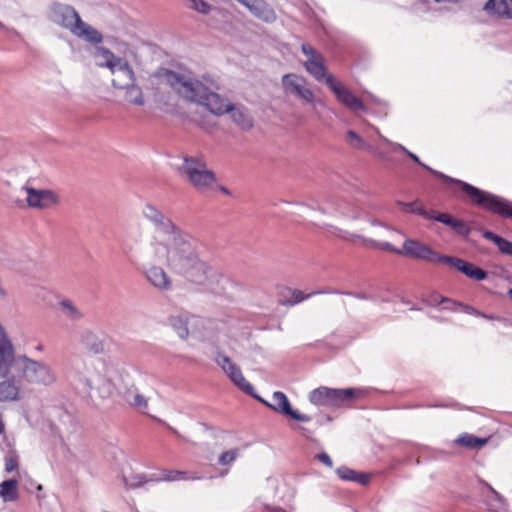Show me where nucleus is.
Listing matches in <instances>:
<instances>
[{"instance_id": "nucleus-1", "label": "nucleus", "mask_w": 512, "mask_h": 512, "mask_svg": "<svg viewBox=\"0 0 512 512\" xmlns=\"http://www.w3.org/2000/svg\"><path fill=\"white\" fill-rule=\"evenodd\" d=\"M155 260L162 262L172 273L181 275L186 281L196 285H207L216 289L222 282L227 281L220 271L199 258L197 243L188 234Z\"/></svg>"}, {"instance_id": "nucleus-2", "label": "nucleus", "mask_w": 512, "mask_h": 512, "mask_svg": "<svg viewBox=\"0 0 512 512\" xmlns=\"http://www.w3.org/2000/svg\"><path fill=\"white\" fill-rule=\"evenodd\" d=\"M155 76L169 85L182 99L205 106L215 115H223L232 108V103L210 91L199 80L166 68H160Z\"/></svg>"}, {"instance_id": "nucleus-3", "label": "nucleus", "mask_w": 512, "mask_h": 512, "mask_svg": "<svg viewBox=\"0 0 512 512\" xmlns=\"http://www.w3.org/2000/svg\"><path fill=\"white\" fill-rule=\"evenodd\" d=\"M94 57L99 67L107 68L112 75V87L124 91L129 104L143 106L145 97L138 84L136 73L127 59L116 56L106 47H96Z\"/></svg>"}, {"instance_id": "nucleus-4", "label": "nucleus", "mask_w": 512, "mask_h": 512, "mask_svg": "<svg viewBox=\"0 0 512 512\" xmlns=\"http://www.w3.org/2000/svg\"><path fill=\"white\" fill-rule=\"evenodd\" d=\"M423 167L431 171L440 179H443L447 183H451L453 186L459 189L465 195V200L469 203L479 206L503 218L512 219V202H509L487 191L480 190L466 182L456 180L440 172L433 171L426 165H423Z\"/></svg>"}, {"instance_id": "nucleus-5", "label": "nucleus", "mask_w": 512, "mask_h": 512, "mask_svg": "<svg viewBox=\"0 0 512 512\" xmlns=\"http://www.w3.org/2000/svg\"><path fill=\"white\" fill-rule=\"evenodd\" d=\"M143 214L154 224L150 240V250L154 259L163 255V252L187 235L152 205H147Z\"/></svg>"}, {"instance_id": "nucleus-6", "label": "nucleus", "mask_w": 512, "mask_h": 512, "mask_svg": "<svg viewBox=\"0 0 512 512\" xmlns=\"http://www.w3.org/2000/svg\"><path fill=\"white\" fill-rule=\"evenodd\" d=\"M381 248L391 253L411 257L417 260H423L429 263L443 264L445 256L434 251L428 245L413 239L404 241L402 248H396L392 244L386 242L381 245Z\"/></svg>"}, {"instance_id": "nucleus-7", "label": "nucleus", "mask_w": 512, "mask_h": 512, "mask_svg": "<svg viewBox=\"0 0 512 512\" xmlns=\"http://www.w3.org/2000/svg\"><path fill=\"white\" fill-rule=\"evenodd\" d=\"M361 395H363V391L355 388L331 389L319 387L310 392L309 400L319 406H339Z\"/></svg>"}, {"instance_id": "nucleus-8", "label": "nucleus", "mask_w": 512, "mask_h": 512, "mask_svg": "<svg viewBox=\"0 0 512 512\" xmlns=\"http://www.w3.org/2000/svg\"><path fill=\"white\" fill-rule=\"evenodd\" d=\"M22 361V380L29 384L49 386L56 382V374L50 366L43 362L35 361L26 355L20 356Z\"/></svg>"}, {"instance_id": "nucleus-9", "label": "nucleus", "mask_w": 512, "mask_h": 512, "mask_svg": "<svg viewBox=\"0 0 512 512\" xmlns=\"http://www.w3.org/2000/svg\"><path fill=\"white\" fill-rule=\"evenodd\" d=\"M178 171L197 190L209 188L216 181L214 172L200 162H184L178 167Z\"/></svg>"}, {"instance_id": "nucleus-10", "label": "nucleus", "mask_w": 512, "mask_h": 512, "mask_svg": "<svg viewBox=\"0 0 512 512\" xmlns=\"http://www.w3.org/2000/svg\"><path fill=\"white\" fill-rule=\"evenodd\" d=\"M48 18L71 33L74 31V27L82 23L80 15L72 6L59 2H53L50 5Z\"/></svg>"}, {"instance_id": "nucleus-11", "label": "nucleus", "mask_w": 512, "mask_h": 512, "mask_svg": "<svg viewBox=\"0 0 512 512\" xmlns=\"http://www.w3.org/2000/svg\"><path fill=\"white\" fill-rule=\"evenodd\" d=\"M22 190L26 193L25 201L28 207L34 209H48L59 203V196L49 189H37L27 182Z\"/></svg>"}, {"instance_id": "nucleus-12", "label": "nucleus", "mask_w": 512, "mask_h": 512, "mask_svg": "<svg viewBox=\"0 0 512 512\" xmlns=\"http://www.w3.org/2000/svg\"><path fill=\"white\" fill-rule=\"evenodd\" d=\"M214 360L239 389L247 394H252L253 386L245 379L240 368L228 356L217 353Z\"/></svg>"}, {"instance_id": "nucleus-13", "label": "nucleus", "mask_w": 512, "mask_h": 512, "mask_svg": "<svg viewBox=\"0 0 512 512\" xmlns=\"http://www.w3.org/2000/svg\"><path fill=\"white\" fill-rule=\"evenodd\" d=\"M326 85L337 96L338 100L352 110H364L362 101L349 91L341 82H338L333 75L326 78Z\"/></svg>"}, {"instance_id": "nucleus-14", "label": "nucleus", "mask_w": 512, "mask_h": 512, "mask_svg": "<svg viewBox=\"0 0 512 512\" xmlns=\"http://www.w3.org/2000/svg\"><path fill=\"white\" fill-rule=\"evenodd\" d=\"M267 405L274 411L289 416L294 420L301 422L310 421V417L308 415L300 414L299 412L292 409L287 396L283 392H274L271 397V401L267 403Z\"/></svg>"}, {"instance_id": "nucleus-15", "label": "nucleus", "mask_w": 512, "mask_h": 512, "mask_svg": "<svg viewBox=\"0 0 512 512\" xmlns=\"http://www.w3.org/2000/svg\"><path fill=\"white\" fill-rule=\"evenodd\" d=\"M443 264L454 268L457 271L465 274L467 277L477 281H481L487 278V272L485 270L458 257L446 255Z\"/></svg>"}, {"instance_id": "nucleus-16", "label": "nucleus", "mask_w": 512, "mask_h": 512, "mask_svg": "<svg viewBox=\"0 0 512 512\" xmlns=\"http://www.w3.org/2000/svg\"><path fill=\"white\" fill-rule=\"evenodd\" d=\"M14 362V349L4 327L0 324V376L7 377Z\"/></svg>"}, {"instance_id": "nucleus-17", "label": "nucleus", "mask_w": 512, "mask_h": 512, "mask_svg": "<svg viewBox=\"0 0 512 512\" xmlns=\"http://www.w3.org/2000/svg\"><path fill=\"white\" fill-rule=\"evenodd\" d=\"M305 79L303 77L286 74L282 78V84L286 89H290L292 93L309 103L314 102V93L311 89L304 87Z\"/></svg>"}, {"instance_id": "nucleus-18", "label": "nucleus", "mask_w": 512, "mask_h": 512, "mask_svg": "<svg viewBox=\"0 0 512 512\" xmlns=\"http://www.w3.org/2000/svg\"><path fill=\"white\" fill-rule=\"evenodd\" d=\"M170 322L178 336L181 339H186L189 336L190 328L192 330L196 329L200 325L201 320L194 315L181 314L172 317Z\"/></svg>"}, {"instance_id": "nucleus-19", "label": "nucleus", "mask_w": 512, "mask_h": 512, "mask_svg": "<svg viewBox=\"0 0 512 512\" xmlns=\"http://www.w3.org/2000/svg\"><path fill=\"white\" fill-rule=\"evenodd\" d=\"M22 378L12 376L0 382V402L18 401L21 399Z\"/></svg>"}, {"instance_id": "nucleus-20", "label": "nucleus", "mask_w": 512, "mask_h": 512, "mask_svg": "<svg viewBox=\"0 0 512 512\" xmlns=\"http://www.w3.org/2000/svg\"><path fill=\"white\" fill-rule=\"evenodd\" d=\"M146 278L151 285L161 291H168L172 288V280L166 271L160 266H151L146 271Z\"/></svg>"}, {"instance_id": "nucleus-21", "label": "nucleus", "mask_w": 512, "mask_h": 512, "mask_svg": "<svg viewBox=\"0 0 512 512\" xmlns=\"http://www.w3.org/2000/svg\"><path fill=\"white\" fill-rule=\"evenodd\" d=\"M485 487L490 492L486 496L485 503L489 512H510L508 509L507 500L497 492L490 484L484 483Z\"/></svg>"}, {"instance_id": "nucleus-22", "label": "nucleus", "mask_w": 512, "mask_h": 512, "mask_svg": "<svg viewBox=\"0 0 512 512\" xmlns=\"http://www.w3.org/2000/svg\"><path fill=\"white\" fill-rule=\"evenodd\" d=\"M227 113H230L233 122L241 129L249 130L253 127V118L244 106L232 104V108Z\"/></svg>"}, {"instance_id": "nucleus-23", "label": "nucleus", "mask_w": 512, "mask_h": 512, "mask_svg": "<svg viewBox=\"0 0 512 512\" xmlns=\"http://www.w3.org/2000/svg\"><path fill=\"white\" fill-rule=\"evenodd\" d=\"M72 34L92 44H99L103 41L102 34L83 20L81 24L74 27Z\"/></svg>"}, {"instance_id": "nucleus-24", "label": "nucleus", "mask_w": 512, "mask_h": 512, "mask_svg": "<svg viewBox=\"0 0 512 512\" xmlns=\"http://www.w3.org/2000/svg\"><path fill=\"white\" fill-rule=\"evenodd\" d=\"M483 9L489 14L512 19V0H488Z\"/></svg>"}, {"instance_id": "nucleus-25", "label": "nucleus", "mask_w": 512, "mask_h": 512, "mask_svg": "<svg viewBox=\"0 0 512 512\" xmlns=\"http://www.w3.org/2000/svg\"><path fill=\"white\" fill-rule=\"evenodd\" d=\"M124 400L135 410L147 414L148 398L141 394L137 388H129L124 392Z\"/></svg>"}, {"instance_id": "nucleus-26", "label": "nucleus", "mask_w": 512, "mask_h": 512, "mask_svg": "<svg viewBox=\"0 0 512 512\" xmlns=\"http://www.w3.org/2000/svg\"><path fill=\"white\" fill-rule=\"evenodd\" d=\"M315 59H308L304 63V67L317 81L325 80L330 75L326 73L324 57L317 56Z\"/></svg>"}, {"instance_id": "nucleus-27", "label": "nucleus", "mask_w": 512, "mask_h": 512, "mask_svg": "<svg viewBox=\"0 0 512 512\" xmlns=\"http://www.w3.org/2000/svg\"><path fill=\"white\" fill-rule=\"evenodd\" d=\"M336 474L338 477L345 481H353L360 483L362 485H366L370 481V475L366 473H359L353 469H350L346 466L339 467L336 470Z\"/></svg>"}, {"instance_id": "nucleus-28", "label": "nucleus", "mask_w": 512, "mask_h": 512, "mask_svg": "<svg viewBox=\"0 0 512 512\" xmlns=\"http://www.w3.org/2000/svg\"><path fill=\"white\" fill-rule=\"evenodd\" d=\"M81 342L84 348L90 353L101 354L104 352L103 341L92 332L84 333Z\"/></svg>"}, {"instance_id": "nucleus-29", "label": "nucleus", "mask_w": 512, "mask_h": 512, "mask_svg": "<svg viewBox=\"0 0 512 512\" xmlns=\"http://www.w3.org/2000/svg\"><path fill=\"white\" fill-rule=\"evenodd\" d=\"M487 442V439L479 438L469 433H463L454 440L455 445L468 449H479L486 445Z\"/></svg>"}, {"instance_id": "nucleus-30", "label": "nucleus", "mask_w": 512, "mask_h": 512, "mask_svg": "<svg viewBox=\"0 0 512 512\" xmlns=\"http://www.w3.org/2000/svg\"><path fill=\"white\" fill-rule=\"evenodd\" d=\"M316 293L317 292L305 294L298 289L285 288L282 292V296L285 298V300H281V304L285 306H293L308 299L310 296Z\"/></svg>"}, {"instance_id": "nucleus-31", "label": "nucleus", "mask_w": 512, "mask_h": 512, "mask_svg": "<svg viewBox=\"0 0 512 512\" xmlns=\"http://www.w3.org/2000/svg\"><path fill=\"white\" fill-rule=\"evenodd\" d=\"M0 496L4 501H16L19 497L17 480L10 479L0 483Z\"/></svg>"}, {"instance_id": "nucleus-32", "label": "nucleus", "mask_w": 512, "mask_h": 512, "mask_svg": "<svg viewBox=\"0 0 512 512\" xmlns=\"http://www.w3.org/2000/svg\"><path fill=\"white\" fill-rule=\"evenodd\" d=\"M483 237L487 240L492 241L498 247L501 253L512 257V242L498 236L492 231H484Z\"/></svg>"}, {"instance_id": "nucleus-33", "label": "nucleus", "mask_w": 512, "mask_h": 512, "mask_svg": "<svg viewBox=\"0 0 512 512\" xmlns=\"http://www.w3.org/2000/svg\"><path fill=\"white\" fill-rule=\"evenodd\" d=\"M430 299H431V303H433V304L451 303L453 305H460V306H463L465 308V311L468 312V313H473L475 315H480V316H482V317H484L486 319H494V317L491 316V315H485V314H482V313L478 312L472 306L465 305V304L460 303V302H456V301H454L452 299L443 297V296H441L438 293L431 294L430 295Z\"/></svg>"}, {"instance_id": "nucleus-34", "label": "nucleus", "mask_w": 512, "mask_h": 512, "mask_svg": "<svg viewBox=\"0 0 512 512\" xmlns=\"http://www.w3.org/2000/svg\"><path fill=\"white\" fill-rule=\"evenodd\" d=\"M398 205L404 212L417 214L428 220L429 210L425 209L420 201H413L409 203L398 202Z\"/></svg>"}, {"instance_id": "nucleus-35", "label": "nucleus", "mask_w": 512, "mask_h": 512, "mask_svg": "<svg viewBox=\"0 0 512 512\" xmlns=\"http://www.w3.org/2000/svg\"><path fill=\"white\" fill-rule=\"evenodd\" d=\"M123 482L125 488L129 490L142 487L148 482V479L144 474H133L130 477H123Z\"/></svg>"}, {"instance_id": "nucleus-36", "label": "nucleus", "mask_w": 512, "mask_h": 512, "mask_svg": "<svg viewBox=\"0 0 512 512\" xmlns=\"http://www.w3.org/2000/svg\"><path fill=\"white\" fill-rule=\"evenodd\" d=\"M240 455L239 448H233L222 452L218 457V464L220 466L231 465Z\"/></svg>"}, {"instance_id": "nucleus-37", "label": "nucleus", "mask_w": 512, "mask_h": 512, "mask_svg": "<svg viewBox=\"0 0 512 512\" xmlns=\"http://www.w3.org/2000/svg\"><path fill=\"white\" fill-rule=\"evenodd\" d=\"M448 226L461 236H468L471 232L470 227L464 221L457 218H453Z\"/></svg>"}, {"instance_id": "nucleus-38", "label": "nucleus", "mask_w": 512, "mask_h": 512, "mask_svg": "<svg viewBox=\"0 0 512 512\" xmlns=\"http://www.w3.org/2000/svg\"><path fill=\"white\" fill-rule=\"evenodd\" d=\"M448 226L461 236H468L471 232L470 227L464 221L457 218H453Z\"/></svg>"}, {"instance_id": "nucleus-39", "label": "nucleus", "mask_w": 512, "mask_h": 512, "mask_svg": "<svg viewBox=\"0 0 512 512\" xmlns=\"http://www.w3.org/2000/svg\"><path fill=\"white\" fill-rule=\"evenodd\" d=\"M186 472L179 470H164L160 480L172 482L186 479Z\"/></svg>"}, {"instance_id": "nucleus-40", "label": "nucleus", "mask_w": 512, "mask_h": 512, "mask_svg": "<svg viewBox=\"0 0 512 512\" xmlns=\"http://www.w3.org/2000/svg\"><path fill=\"white\" fill-rule=\"evenodd\" d=\"M453 218L454 217L449 213H439L435 210H429L428 220H435L448 226Z\"/></svg>"}, {"instance_id": "nucleus-41", "label": "nucleus", "mask_w": 512, "mask_h": 512, "mask_svg": "<svg viewBox=\"0 0 512 512\" xmlns=\"http://www.w3.org/2000/svg\"><path fill=\"white\" fill-rule=\"evenodd\" d=\"M245 6H247L256 15H260L265 3L262 0H238Z\"/></svg>"}, {"instance_id": "nucleus-42", "label": "nucleus", "mask_w": 512, "mask_h": 512, "mask_svg": "<svg viewBox=\"0 0 512 512\" xmlns=\"http://www.w3.org/2000/svg\"><path fill=\"white\" fill-rule=\"evenodd\" d=\"M190 2V8L196 10L199 13L207 14L209 13L211 7L204 0H188Z\"/></svg>"}, {"instance_id": "nucleus-43", "label": "nucleus", "mask_w": 512, "mask_h": 512, "mask_svg": "<svg viewBox=\"0 0 512 512\" xmlns=\"http://www.w3.org/2000/svg\"><path fill=\"white\" fill-rule=\"evenodd\" d=\"M346 140L351 146L355 148H360L363 144L362 138L352 130L347 132Z\"/></svg>"}, {"instance_id": "nucleus-44", "label": "nucleus", "mask_w": 512, "mask_h": 512, "mask_svg": "<svg viewBox=\"0 0 512 512\" xmlns=\"http://www.w3.org/2000/svg\"><path fill=\"white\" fill-rule=\"evenodd\" d=\"M64 311H66L71 317L77 318L80 316L78 310L74 307L71 301L64 300L60 303Z\"/></svg>"}, {"instance_id": "nucleus-45", "label": "nucleus", "mask_w": 512, "mask_h": 512, "mask_svg": "<svg viewBox=\"0 0 512 512\" xmlns=\"http://www.w3.org/2000/svg\"><path fill=\"white\" fill-rule=\"evenodd\" d=\"M301 50L302 52L308 56L309 58L308 59H315V58H318L317 56H322L321 53H319L318 51H316L310 44L308 43H303L302 46H301Z\"/></svg>"}, {"instance_id": "nucleus-46", "label": "nucleus", "mask_w": 512, "mask_h": 512, "mask_svg": "<svg viewBox=\"0 0 512 512\" xmlns=\"http://www.w3.org/2000/svg\"><path fill=\"white\" fill-rule=\"evenodd\" d=\"M18 467V459L16 456H7L5 458V471L10 473L17 469Z\"/></svg>"}, {"instance_id": "nucleus-47", "label": "nucleus", "mask_w": 512, "mask_h": 512, "mask_svg": "<svg viewBox=\"0 0 512 512\" xmlns=\"http://www.w3.org/2000/svg\"><path fill=\"white\" fill-rule=\"evenodd\" d=\"M316 458L329 468L333 466V462L330 456L325 452L318 454Z\"/></svg>"}, {"instance_id": "nucleus-48", "label": "nucleus", "mask_w": 512, "mask_h": 512, "mask_svg": "<svg viewBox=\"0 0 512 512\" xmlns=\"http://www.w3.org/2000/svg\"><path fill=\"white\" fill-rule=\"evenodd\" d=\"M447 305L444 307L445 309H448V310H454L455 307H462L464 310L465 308L463 306H460V305H453L451 303H446Z\"/></svg>"}, {"instance_id": "nucleus-49", "label": "nucleus", "mask_w": 512, "mask_h": 512, "mask_svg": "<svg viewBox=\"0 0 512 512\" xmlns=\"http://www.w3.org/2000/svg\"><path fill=\"white\" fill-rule=\"evenodd\" d=\"M220 191L226 195H231L230 191L224 186L220 187Z\"/></svg>"}, {"instance_id": "nucleus-50", "label": "nucleus", "mask_w": 512, "mask_h": 512, "mask_svg": "<svg viewBox=\"0 0 512 512\" xmlns=\"http://www.w3.org/2000/svg\"><path fill=\"white\" fill-rule=\"evenodd\" d=\"M4 432H5V425L2 422V420L0 419V434H3Z\"/></svg>"}, {"instance_id": "nucleus-51", "label": "nucleus", "mask_w": 512, "mask_h": 512, "mask_svg": "<svg viewBox=\"0 0 512 512\" xmlns=\"http://www.w3.org/2000/svg\"><path fill=\"white\" fill-rule=\"evenodd\" d=\"M409 157L411 158V160L413 161H416V160H420L416 155H414L413 153H410V152H407Z\"/></svg>"}, {"instance_id": "nucleus-52", "label": "nucleus", "mask_w": 512, "mask_h": 512, "mask_svg": "<svg viewBox=\"0 0 512 512\" xmlns=\"http://www.w3.org/2000/svg\"><path fill=\"white\" fill-rule=\"evenodd\" d=\"M0 295L1 296H6L7 295L6 291L1 286H0Z\"/></svg>"}, {"instance_id": "nucleus-53", "label": "nucleus", "mask_w": 512, "mask_h": 512, "mask_svg": "<svg viewBox=\"0 0 512 512\" xmlns=\"http://www.w3.org/2000/svg\"><path fill=\"white\" fill-rule=\"evenodd\" d=\"M183 160L188 161V160H196V159H195V158H193V157H184V159H183Z\"/></svg>"}, {"instance_id": "nucleus-54", "label": "nucleus", "mask_w": 512, "mask_h": 512, "mask_svg": "<svg viewBox=\"0 0 512 512\" xmlns=\"http://www.w3.org/2000/svg\"><path fill=\"white\" fill-rule=\"evenodd\" d=\"M508 296L512 299V288L508 290Z\"/></svg>"}, {"instance_id": "nucleus-55", "label": "nucleus", "mask_w": 512, "mask_h": 512, "mask_svg": "<svg viewBox=\"0 0 512 512\" xmlns=\"http://www.w3.org/2000/svg\"><path fill=\"white\" fill-rule=\"evenodd\" d=\"M169 429H170L173 433H176V430H175V429H173V428H171V427H169Z\"/></svg>"}]
</instances>
